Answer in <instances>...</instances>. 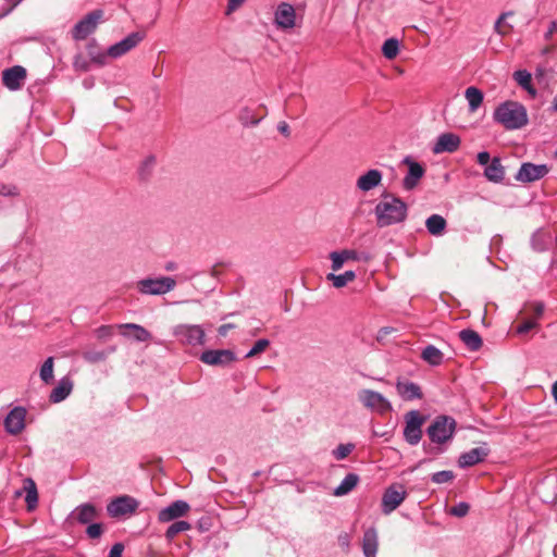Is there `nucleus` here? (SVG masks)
<instances>
[{"instance_id": "37", "label": "nucleus", "mask_w": 557, "mask_h": 557, "mask_svg": "<svg viewBox=\"0 0 557 557\" xmlns=\"http://www.w3.org/2000/svg\"><path fill=\"white\" fill-rule=\"evenodd\" d=\"M87 51L91 62L97 63L98 65L106 64L108 54L107 52L101 51L96 42H89L87 45Z\"/></svg>"}, {"instance_id": "41", "label": "nucleus", "mask_w": 557, "mask_h": 557, "mask_svg": "<svg viewBox=\"0 0 557 557\" xmlns=\"http://www.w3.org/2000/svg\"><path fill=\"white\" fill-rule=\"evenodd\" d=\"M190 528H191V524L187 521H183V520L176 521L168 528V530L165 532V537L169 541H172L178 533L188 531V530H190Z\"/></svg>"}, {"instance_id": "28", "label": "nucleus", "mask_w": 557, "mask_h": 557, "mask_svg": "<svg viewBox=\"0 0 557 557\" xmlns=\"http://www.w3.org/2000/svg\"><path fill=\"white\" fill-rule=\"evenodd\" d=\"M484 176L493 183H502L505 177V168L499 158H493L491 163L485 166Z\"/></svg>"}, {"instance_id": "5", "label": "nucleus", "mask_w": 557, "mask_h": 557, "mask_svg": "<svg viewBox=\"0 0 557 557\" xmlns=\"http://www.w3.org/2000/svg\"><path fill=\"white\" fill-rule=\"evenodd\" d=\"M175 285V280L170 276L148 277L138 281L137 288L144 295H164L174 289Z\"/></svg>"}, {"instance_id": "42", "label": "nucleus", "mask_w": 557, "mask_h": 557, "mask_svg": "<svg viewBox=\"0 0 557 557\" xmlns=\"http://www.w3.org/2000/svg\"><path fill=\"white\" fill-rule=\"evenodd\" d=\"M53 364H54L53 357H49L45 360V362L42 363V366L40 368L39 375H40V379L46 384L51 383L53 380Z\"/></svg>"}, {"instance_id": "11", "label": "nucleus", "mask_w": 557, "mask_h": 557, "mask_svg": "<svg viewBox=\"0 0 557 557\" xmlns=\"http://www.w3.org/2000/svg\"><path fill=\"white\" fill-rule=\"evenodd\" d=\"M138 507V502L127 495L116 497L107 505V511L110 517L117 518L133 513Z\"/></svg>"}, {"instance_id": "25", "label": "nucleus", "mask_w": 557, "mask_h": 557, "mask_svg": "<svg viewBox=\"0 0 557 557\" xmlns=\"http://www.w3.org/2000/svg\"><path fill=\"white\" fill-rule=\"evenodd\" d=\"M117 327L125 337H133L137 342H148L151 334L141 325L135 323L120 324Z\"/></svg>"}, {"instance_id": "50", "label": "nucleus", "mask_w": 557, "mask_h": 557, "mask_svg": "<svg viewBox=\"0 0 557 557\" xmlns=\"http://www.w3.org/2000/svg\"><path fill=\"white\" fill-rule=\"evenodd\" d=\"M73 66L76 71L87 72L90 67V62L82 54H77L74 58Z\"/></svg>"}, {"instance_id": "17", "label": "nucleus", "mask_w": 557, "mask_h": 557, "mask_svg": "<svg viewBox=\"0 0 557 557\" xmlns=\"http://www.w3.org/2000/svg\"><path fill=\"white\" fill-rule=\"evenodd\" d=\"M189 509L190 506L187 502L182 499L175 500L159 511L158 520L162 523L173 521L184 517L189 511Z\"/></svg>"}, {"instance_id": "44", "label": "nucleus", "mask_w": 557, "mask_h": 557, "mask_svg": "<svg viewBox=\"0 0 557 557\" xmlns=\"http://www.w3.org/2000/svg\"><path fill=\"white\" fill-rule=\"evenodd\" d=\"M516 82L524 89H531V74L527 70H519L513 73Z\"/></svg>"}, {"instance_id": "38", "label": "nucleus", "mask_w": 557, "mask_h": 557, "mask_svg": "<svg viewBox=\"0 0 557 557\" xmlns=\"http://www.w3.org/2000/svg\"><path fill=\"white\" fill-rule=\"evenodd\" d=\"M382 52L386 59H388V60L395 59L399 52L398 39H396V38L386 39L382 46Z\"/></svg>"}, {"instance_id": "8", "label": "nucleus", "mask_w": 557, "mask_h": 557, "mask_svg": "<svg viewBox=\"0 0 557 557\" xmlns=\"http://www.w3.org/2000/svg\"><path fill=\"white\" fill-rule=\"evenodd\" d=\"M407 492L401 484L389 485L382 496L381 508L384 515H389L405 500Z\"/></svg>"}, {"instance_id": "14", "label": "nucleus", "mask_w": 557, "mask_h": 557, "mask_svg": "<svg viewBox=\"0 0 557 557\" xmlns=\"http://www.w3.org/2000/svg\"><path fill=\"white\" fill-rule=\"evenodd\" d=\"M461 139L457 134L450 132L443 133L436 138L432 147V152L435 154L444 152L453 153L459 149Z\"/></svg>"}, {"instance_id": "62", "label": "nucleus", "mask_w": 557, "mask_h": 557, "mask_svg": "<svg viewBox=\"0 0 557 557\" xmlns=\"http://www.w3.org/2000/svg\"><path fill=\"white\" fill-rule=\"evenodd\" d=\"M552 395L555 401H557V381L552 386Z\"/></svg>"}, {"instance_id": "23", "label": "nucleus", "mask_w": 557, "mask_h": 557, "mask_svg": "<svg viewBox=\"0 0 557 557\" xmlns=\"http://www.w3.org/2000/svg\"><path fill=\"white\" fill-rule=\"evenodd\" d=\"M379 548V535L374 527L368 528L362 537V552L364 557H375Z\"/></svg>"}, {"instance_id": "2", "label": "nucleus", "mask_w": 557, "mask_h": 557, "mask_svg": "<svg viewBox=\"0 0 557 557\" xmlns=\"http://www.w3.org/2000/svg\"><path fill=\"white\" fill-rule=\"evenodd\" d=\"M456 426L457 423L454 418L449 416H437L426 429L430 441L437 446L429 449L424 445V450L435 455L443 454L446 449L442 445L454 438Z\"/></svg>"}, {"instance_id": "10", "label": "nucleus", "mask_w": 557, "mask_h": 557, "mask_svg": "<svg viewBox=\"0 0 557 557\" xmlns=\"http://www.w3.org/2000/svg\"><path fill=\"white\" fill-rule=\"evenodd\" d=\"M359 400L364 407L382 413L392 409L391 403L381 393L372 389H362L359 393Z\"/></svg>"}, {"instance_id": "39", "label": "nucleus", "mask_w": 557, "mask_h": 557, "mask_svg": "<svg viewBox=\"0 0 557 557\" xmlns=\"http://www.w3.org/2000/svg\"><path fill=\"white\" fill-rule=\"evenodd\" d=\"M238 119L244 126L257 125L262 117H258L253 110L245 107L239 111Z\"/></svg>"}, {"instance_id": "33", "label": "nucleus", "mask_w": 557, "mask_h": 557, "mask_svg": "<svg viewBox=\"0 0 557 557\" xmlns=\"http://www.w3.org/2000/svg\"><path fill=\"white\" fill-rule=\"evenodd\" d=\"M115 346H111L103 350L89 349L83 352V358L87 362L98 363L104 361L109 355L115 351Z\"/></svg>"}, {"instance_id": "59", "label": "nucleus", "mask_w": 557, "mask_h": 557, "mask_svg": "<svg viewBox=\"0 0 557 557\" xmlns=\"http://www.w3.org/2000/svg\"><path fill=\"white\" fill-rule=\"evenodd\" d=\"M16 187L14 186H2L0 188V194L1 195H4V196H12V195H16Z\"/></svg>"}, {"instance_id": "49", "label": "nucleus", "mask_w": 557, "mask_h": 557, "mask_svg": "<svg viewBox=\"0 0 557 557\" xmlns=\"http://www.w3.org/2000/svg\"><path fill=\"white\" fill-rule=\"evenodd\" d=\"M103 533V527L101 523L98 522H91L88 524L86 529V534L90 539H99Z\"/></svg>"}, {"instance_id": "16", "label": "nucleus", "mask_w": 557, "mask_h": 557, "mask_svg": "<svg viewBox=\"0 0 557 557\" xmlns=\"http://www.w3.org/2000/svg\"><path fill=\"white\" fill-rule=\"evenodd\" d=\"M490 455V448L486 443H483L481 446L472 448L468 451L462 453L458 458L459 468H469L475 466L485 460V458Z\"/></svg>"}, {"instance_id": "12", "label": "nucleus", "mask_w": 557, "mask_h": 557, "mask_svg": "<svg viewBox=\"0 0 557 557\" xmlns=\"http://www.w3.org/2000/svg\"><path fill=\"white\" fill-rule=\"evenodd\" d=\"M101 510L90 503L75 507L69 519L79 524H89L100 517Z\"/></svg>"}, {"instance_id": "13", "label": "nucleus", "mask_w": 557, "mask_h": 557, "mask_svg": "<svg viewBox=\"0 0 557 557\" xmlns=\"http://www.w3.org/2000/svg\"><path fill=\"white\" fill-rule=\"evenodd\" d=\"M143 39L144 35L141 33H132L121 41L112 45L108 49L107 54L110 58L117 59L135 48Z\"/></svg>"}, {"instance_id": "32", "label": "nucleus", "mask_w": 557, "mask_h": 557, "mask_svg": "<svg viewBox=\"0 0 557 557\" xmlns=\"http://www.w3.org/2000/svg\"><path fill=\"white\" fill-rule=\"evenodd\" d=\"M465 97L468 101L469 111L472 113L481 107L484 99L483 92L474 86H470L466 89Z\"/></svg>"}, {"instance_id": "60", "label": "nucleus", "mask_w": 557, "mask_h": 557, "mask_svg": "<svg viewBox=\"0 0 557 557\" xmlns=\"http://www.w3.org/2000/svg\"><path fill=\"white\" fill-rule=\"evenodd\" d=\"M235 325L234 324H231V323H227V324H222L218 332L221 336H226V334L228 333L230 330L234 329Z\"/></svg>"}, {"instance_id": "26", "label": "nucleus", "mask_w": 557, "mask_h": 557, "mask_svg": "<svg viewBox=\"0 0 557 557\" xmlns=\"http://www.w3.org/2000/svg\"><path fill=\"white\" fill-rule=\"evenodd\" d=\"M72 389V380L67 376H64L58 382V385L51 391L49 399L53 404L61 403L71 394Z\"/></svg>"}, {"instance_id": "40", "label": "nucleus", "mask_w": 557, "mask_h": 557, "mask_svg": "<svg viewBox=\"0 0 557 557\" xmlns=\"http://www.w3.org/2000/svg\"><path fill=\"white\" fill-rule=\"evenodd\" d=\"M25 490H26L25 502L27 504V508L29 510H32L36 507L37 502H38L37 488H36L34 481L27 480Z\"/></svg>"}, {"instance_id": "36", "label": "nucleus", "mask_w": 557, "mask_h": 557, "mask_svg": "<svg viewBox=\"0 0 557 557\" xmlns=\"http://www.w3.org/2000/svg\"><path fill=\"white\" fill-rule=\"evenodd\" d=\"M356 278L355 271H346L342 274L329 273L326 275V280L332 282L333 286L336 288H342L346 286L349 282H352Z\"/></svg>"}, {"instance_id": "57", "label": "nucleus", "mask_w": 557, "mask_h": 557, "mask_svg": "<svg viewBox=\"0 0 557 557\" xmlns=\"http://www.w3.org/2000/svg\"><path fill=\"white\" fill-rule=\"evenodd\" d=\"M246 0H228L226 14H231L237 10Z\"/></svg>"}, {"instance_id": "3", "label": "nucleus", "mask_w": 557, "mask_h": 557, "mask_svg": "<svg viewBox=\"0 0 557 557\" xmlns=\"http://www.w3.org/2000/svg\"><path fill=\"white\" fill-rule=\"evenodd\" d=\"M493 119L508 131L520 129L529 122L525 107L511 100L500 103L495 109Z\"/></svg>"}, {"instance_id": "58", "label": "nucleus", "mask_w": 557, "mask_h": 557, "mask_svg": "<svg viewBox=\"0 0 557 557\" xmlns=\"http://www.w3.org/2000/svg\"><path fill=\"white\" fill-rule=\"evenodd\" d=\"M511 13H503L498 18L497 21L495 22V25H494V29L496 33L500 34V35H504L505 33L502 30L500 26H502V23L503 21L508 16L510 15Z\"/></svg>"}, {"instance_id": "54", "label": "nucleus", "mask_w": 557, "mask_h": 557, "mask_svg": "<svg viewBox=\"0 0 557 557\" xmlns=\"http://www.w3.org/2000/svg\"><path fill=\"white\" fill-rule=\"evenodd\" d=\"M96 334L98 338L106 339L110 336H112L113 331L111 326L102 325L96 330Z\"/></svg>"}, {"instance_id": "46", "label": "nucleus", "mask_w": 557, "mask_h": 557, "mask_svg": "<svg viewBox=\"0 0 557 557\" xmlns=\"http://www.w3.org/2000/svg\"><path fill=\"white\" fill-rule=\"evenodd\" d=\"M455 478V474L450 470H443L432 474L431 480L433 483L443 484L450 482Z\"/></svg>"}, {"instance_id": "24", "label": "nucleus", "mask_w": 557, "mask_h": 557, "mask_svg": "<svg viewBox=\"0 0 557 557\" xmlns=\"http://www.w3.org/2000/svg\"><path fill=\"white\" fill-rule=\"evenodd\" d=\"M382 178L383 175L381 171L371 169L357 180L356 185L361 191H369L379 186L382 182Z\"/></svg>"}, {"instance_id": "1", "label": "nucleus", "mask_w": 557, "mask_h": 557, "mask_svg": "<svg viewBox=\"0 0 557 557\" xmlns=\"http://www.w3.org/2000/svg\"><path fill=\"white\" fill-rule=\"evenodd\" d=\"M408 207L400 198L385 194L374 208L376 225L380 228L401 223L406 220Z\"/></svg>"}, {"instance_id": "19", "label": "nucleus", "mask_w": 557, "mask_h": 557, "mask_svg": "<svg viewBox=\"0 0 557 557\" xmlns=\"http://www.w3.org/2000/svg\"><path fill=\"white\" fill-rule=\"evenodd\" d=\"M26 410L23 407L13 408L4 419V429L8 433L16 435L25 428Z\"/></svg>"}, {"instance_id": "45", "label": "nucleus", "mask_w": 557, "mask_h": 557, "mask_svg": "<svg viewBox=\"0 0 557 557\" xmlns=\"http://www.w3.org/2000/svg\"><path fill=\"white\" fill-rule=\"evenodd\" d=\"M355 448L351 443L341 444L333 450V456L336 460L345 459Z\"/></svg>"}, {"instance_id": "9", "label": "nucleus", "mask_w": 557, "mask_h": 557, "mask_svg": "<svg viewBox=\"0 0 557 557\" xmlns=\"http://www.w3.org/2000/svg\"><path fill=\"white\" fill-rule=\"evenodd\" d=\"M549 168L546 164H534L523 162L515 175L516 181L521 183H532L546 176Z\"/></svg>"}, {"instance_id": "48", "label": "nucleus", "mask_w": 557, "mask_h": 557, "mask_svg": "<svg viewBox=\"0 0 557 557\" xmlns=\"http://www.w3.org/2000/svg\"><path fill=\"white\" fill-rule=\"evenodd\" d=\"M470 506L466 502H460L449 509V513L455 517H465L469 512Z\"/></svg>"}, {"instance_id": "30", "label": "nucleus", "mask_w": 557, "mask_h": 557, "mask_svg": "<svg viewBox=\"0 0 557 557\" xmlns=\"http://www.w3.org/2000/svg\"><path fill=\"white\" fill-rule=\"evenodd\" d=\"M459 337L468 349L476 351L482 346V338L480 334L471 329L460 331Z\"/></svg>"}, {"instance_id": "47", "label": "nucleus", "mask_w": 557, "mask_h": 557, "mask_svg": "<svg viewBox=\"0 0 557 557\" xmlns=\"http://www.w3.org/2000/svg\"><path fill=\"white\" fill-rule=\"evenodd\" d=\"M270 345V342L265 338L258 339L252 348L246 354V358H252L261 352H263Z\"/></svg>"}, {"instance_id": "52", "label": "nucleus", "mask_w": 557, "mask_h": 557, "mask_svg": "<svg viewBox=\"0 0 557 557\" xmlns=\"http://www.w3.org/2000/svg\"><path fill=\"white\" fill-rule=\"evenodd\" d=\"M545 38L553 41V47H557V21H553L549 24Z\"/></svg>"}, {"instance_id": "27", "label": "nucleus", "mask_w": 557, "mask_h": 557, "mask_svg": "<svg viewBox=\"0 0 557 557\" xmlns=\"http://www.w3.org/2000/svg\"><path fill=\"white\" fill-rule=\"evenodd\" d=\"M330 259L332 260V269L333 271H338L343 268L346 261L359 260L358 252L356 250L344 249L342 251H332L330 253Z\"/></svg>"}, {"instance_id": "15", "label": "nucleus", "mask_w": 557, "mask_h": 557, "mask_svg": "<svg viewBox=\"0 0 557 557\" xmlns=\"http://www.w3.org/2000/svg\"><path fill=\"white\" fill-rule=\"evenodd\" d=\"M403 163L408 166V172L403 181V186L406 190L413 189L419 181L423 177L425 170L424 168L417 161H414L411 157H406L403 160Z\"/></svg>"}, {"instance_id": "7", "label": "nucleus", "mask_w": 557, "mask_h": 557, "mask_svg": "<svg viewBox=\"0 0 557 557\" xmlns=\"http://www.w3.org/2000/svg\"><path fill=\"white\" fill-rule=\"evenodd\" d=\"M103 11L95 10L88 13L84 18L75 24L72 36L75 40H84L88 35L92 34L99 22L102 20Z\"/></svg>"}, {"instance_id": "61", "label": "nucleus", "mask_w": 557, "mask_h": 557, "mask_svg": "<svg viewBox=\"0 0 557 557\" xmlns=\"http://www.w3.org/2000/svg\"><path fill=\"white\" fill-rule=\"evenodd\" d=\"M277 129L284 136H289V126L286 122H280L277 125Z\"/></svg>"}, {"instance_id": "34", "label": "nucleus", "mask_w": 557, "mask_h": 557, "mask_svg": "<svg viewBox=\"0 0 557 557\" xmlns=\"http://www.w3.org/2000/svg\"><path fill=\"white\" fill-rule=\"evenodd\" d=\"M443 352L433 345L423 348L421 358L431 366H440L443 362Z\"/></svg>"}, {"instance_id": "35", "label": "nucleus", "mask_w": 557, "mask_h": 557, "mask_svg": "<svg viewBox=\"0 0 557 557\" xmlns=\"http://www.w3.org/2000/svg\"><path fill=\"white\" fill-rule=\"evenodd\" d=\"M552 243L550 236L542 231H536L531 237V246L533 250L542 252L549 248Z\"/></svg>"}, {"instance_id": "43", "label": "nucleus", "mask_w": 557, "mask_h": 557, "mask_svg": "<svg viewBox=\"0 0 557 557\" xmlns=\"http://www.w3.org/2000/svg\"><path fill=\"white\" fill-rule=\"evenodd\" d=\"M156 165V158L153 156H149L145 158V160L140 163L138 169V174L141 180H147L152 173V170Z\"/></svg>"}, {"instance_id": "63", "label": "nucleus", "mask_w": 557, "mask_h": 557, "mask_svg": "<svg viewBox=\"0 0 557 557\" xmlns=\"http://www.w3.org/2000/svg\"><path fill=\"white\" fill-rule=\"evenodd\" d=\"M164 268L166 271H174L176 269V264L174 262H168Z\"/></svg>"}, {"instance_id": "20", "label": "nucleus", "mask_w": 557, "mask_h": 557, "mask_svg": "<svg viewBox=\"0 0 557 557\" xmlns=\"http://www.w3.org/2000/svg\"><path fill=\"white\" fill-rule=\"evenodd\" d=\"M200 360L209 366H226L235 360V355L228 349L206 350Z\"/></svg>"}, {"instance_id": "64", "label": "nucleus", "mask_w": 557, "mask_h": 557, "mask_svg": "<svg viewBox=\"0 0 557 557\" xmlns=\"http://www.w3.org/2000/svg\"><path fill=\"white\" fill-rule=\"evenodd\" d=\"M552 110L557 112V95L554 97V100L552 102Z\"/></svg>"}, {"instance_id": "18", "label": "nucleus", "mask_w": 557, "mask_h": 557, "mask_svg": "<svg viewBox=\"0 0 557 557\" xmlns=\"http://www.w3.org/2000/svg\"><path fill=\"white\" fill-rule=\"evenodd\" d=\"M274 21L278 28L290 29L296 26V11L293 5L282 2L277 5Z\"/></svg>"}, {"instance_id": "31", "label": "nucleus", "mask_w": 557, "mask_h": 557, "mask_svg": "<svg viewBox=\"0 0 557 557\" xmlns=\"http://www.w3.org/2000/svg\"><path fill=\"white\" fill-rule=\"evenodd\" d=\"M360 478L356 473H348L339 483V485L334 490L333 494L335 496H345L349 494L359 483Z\"/></svg>"}, {"instance_id": "51", "label": "nucleus", "mask_w": 557, "mask_h": 557, "mask_svg": "<svg viewBox=\"0 0 557 557\" xmlns=\"http://www.w3.org/2000/svg\"><path fill=\"white\" fill-rule=\"evenodd\" d=\"M537 326H539V323L536 322V320L529 319V320H525L523 323H521L516 329V333L519 335H524Z\"/></svg>"}, {"instance_id": "55", "label": "nucleus", "mask_w": 557, "mask_h": 557, "mask_svg": "<svg viewBox=\"0 0 557 557\" xmlns=\"http://www.w3.org/2000/svg\"><path fill=\"white\" fill-rule=\"evenodd\" d=\"M124 550V545L122 543H115L110 552L108 557H122Z\"/></svg>"}, {"instance_id": "4", "label": "nucleus", "mask_w": 557, "mask_h": 557, "mask_svg": "<svg viewBox=\"0 0 557 557\" xmlns=\"http://www.w3.org/2000/svg\"><path fill=\"white\" fill-rule=\"evenodd\" d=\"M425 422V417L418 410H410L405 414L404 438L411 445L416 446L422 438V426Z\"/></svg>"}, {"instance_id": "53", "label": "nucleus", "mask_w": 557, "mask_h": 557, "mask_svg": "<svg viewBox=\"0 0 557 557\" xmlns=\"http://www.w3.org/2000/svg\"><path fill=\"white\" fill-rule=\"evenodd\" d=\"M531 308H532V311L534 313V317L536 319H540L543 313H544V310H545V305L543 301H533L530 304Z\"/></svg>"}, {"instance_id": "22", "label": "nucleus", "mask_w": 557, "mask_h": 557, "mask_svg": "<svg viewBox=\"0 0 557 557\" xmlns=\"http://www.w3.org/2000/svg\"><path fill=\"white\" fill-rule=\"evenodd\" d=\"M26 77V71L20 65L3 71L2 81L10 90H16L21 87L22 82Z\"/></svg>"}, {"instance_id": "29", "label": "nucleus", "mask_w": 557, "mask_h": 557, "mask_svg": "<svg viewBox=\"0 0 557 557\" xmlns=\"http://www.w3.org/2000/svg\"><path fill=\"white\" fill-rule=\"evenodd\" d=\"M447 222L441 214H432L425 221L428 232L433 236H442L446 230Z\"/></svg>"}, {"instance_id": "56", "label": "nucleus", "mask_w": 557, "mask_h": 557, "mask_svg": "<svg viewBox=\"0 0 557 557\" xmlns=\"http://www.w3.org/2000/svg\"><path fill=\"white\" fill-rule=\"evenodd\" d=\"M476 161L480 165L487 166L491 163L492 159L487 151H481L478 153Z\"/></svg>"}, {"instance_id": "21", "label": "nucleus", "mask_w": 557, "mask_h": 557, "mask_svg": "<svg viewBox=\"0 0 557 557\" xmlns=\"http://www.w3.org/2000/svg\"><path fill=\"white\" fill-rule=\"evenodd\" d=\"M396 391L399 397L405 401L418 400L423 397L421 387L417 383L405 379L397 380Z\"/></svg>"}, {"instance_id": "6", "label": "nucleus", "mask_w": 557, "mask_h": 557, "mask_svg": "<svg viewBox=\"0 0 557 557\" xmlns=\"http://www.w3.org/2000/svg\"><path fill=\"white\" fill-rule=\"evenodd\" d=\"M173 335L184 345L197 346L205 344V331L197 324L176 325L173 327Z\"/></svg>"}]
</instances>
